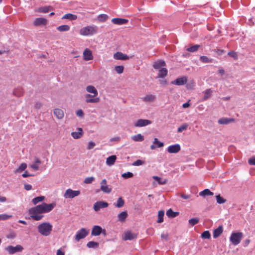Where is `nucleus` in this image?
<instances>
[{
	"mask_svg": "<svg viewBox=\"0 0 255 255\" xmlns=\"http://www.w3.org/2000/svg\"><path fill=\"white\" fill-rule=\"evenodd\" d=\"M55 206L56 204L55 203L49 204L43 203L35 207L30 209L29 210V214H40L44 213H48L51 211Z\"/></svg>",
	"mask_w": 255,
	"mask_h": 255,
	"instance_id": "1",
	"label": "nucleus"
},
{
	"mask_svg": "<svg viewBox=\"0 0 255 255\" xmlns=\"http://www.w3.org/2000/svg\"><path fill=\"white\" fill-rule=\"evenodd\" d=\"M52 228V225L49 222H44L37 226V230L39 234L46 237L51 234Z\"/></svg>",
	"mask_w": 255,
	"mask_h": 255,
	"instance_id": "2",
	"label": "nucleus"
},
{
	"mask_svg": "<svg viewBox=\"0 0 255 255\" xmlns=\"http://www.w3.org/2000/svg\"><path fill=\"white\" fill-rule=\"evenodd\" d=\"M98 28L96 25L87 26L82 28L79 33L83 36H91L98 32Z\"/></svg>",
	"mask_w": 255,
	"mask_h": 255,
	"instance_id": "3",
	"label": "nucleus"
},
{
	"mask_svg": "<svg viewBox=\"0 0 255 255\" xmlns=\"http://www.w3.org/2000/svg\"><path fill=\"white\" fill-rule=\"evenodd\" d=\"M243 236L241 232L233 233L230 236V241L234 245L236 246L241 242Z\"/></svg>",
	"mask_w": 255,
	"mask_h": 255,
	"instance_id": "4",
	"label": "nucleus"
},
{
	"mask_svg": "<svg viewBox=\"0 0 255 255\" xmlns=\"http://www.w3.org/2000/svg\"><path fill=\"white\" fill-rule=\"evenodd\" d=\"M88 234L89 230H87L86 228H83L77 232L75 237V239L77 242H78L80 240L85 238L88 236Z\"/></svg>",
	"mask_w": 255,
	"mask_h": 255,
	"instance_id": "5",
	"label": "nucleus"
},
{
	"mask_svg": "<svg viewBox=\"0 0 255 255\" xmlns=\"http://www.w3.org/2000/svg\"><path fill=\"white\" fill-rule=\"evenodd\" d=\"M80 192L79 190H73L71 189H68L66 190L63 196L65 199L73 198L80 195Z\"/></svg>",
	"mask_w": 255,
	"mask_h": 255,
	"instance_id": "6",
	"label": "nucleus"
},
{
	"mask_svg": "<svg viewBox=\"0 0 255 255\" xmlns=\"http://www.w3.org/2000/svg\"><path fill=\"white\" fill-rule=\"evenodd\" d=\"M23 247L19 245H17L15 247L8 246L6 248V250L10 255H13L17 252H20L23 250Z\"/></svg>",
	"mask_w": 255,
	"mask_h": 255,
	"instance_id": "7",
	"label": "nucleus"
},
{
	"mask_svg": "<svg viewBox=\"0 0 255 255\" xmlns=\"http://www.w3.org/2000/svg\"><path fill=\"white\" fill-rule=\"evenodd\" d=\"M101 190L106 194H109L112 191V188L107 185V181L106 179H103L100 182Z\"/></svg>",
	"mask_w": 255,
	"mask_h": 255,
	"instance_id": "8",
	"label": "nucleus"
},
{
	"mask_svg": "<svg viewBox=\"0 0 255 255\" xmlns=\"http://www.w3.org/2000/svg\"><path fill=\"white\" fill-rule=\"evenodd\" d=\"M108 205L109 204L107 202L100 201L94 204L93 208L96 212H98L100 209L107 208Z\"/></svg>",
	"mask_w": 255,
	"mask_h": 255,
	"instance_id": "9",
	"label": "nucleus"
},
{
	"mask_svg": "<svg viewBox=\"0 0 255 255\" xmlns=\"http://www.w3.org/2000/svg\"><path fill=\"white\" fill-rule=\"evenodd\" d=\"M187 78L186 76L179 77L175 80L171 82V84L177 86H182L186 83Z\"/></svg>",
	"mask_w": 255,
	"mask_h": 255,
	"instance_id": "10",
	"label": "nucleus"
},
{
	"mask_svg": "<svg viewBox=\"0 0 255 255\" xmlns=\"http://www.w3.org/2000/svg\"><path fill=\"white\" fill-rule=\"evenodd\" d=\"M180 145L179 144H175L169 146L167 151L170 153H177L180 151Z\"/></svg>",
	"mask_w": 255,
	"mask_h": 255,
	"instance_id": "11",
	"label": "nucleus"
},
{
	"mask_svg": "<svg viewBox=\"0 0 255 255\" xmlns=\"http://www.w3.org/2000/svg\"><path fill=\"white\" fill-rule=\"evenodd\" d=\"M151 122L148 120L139 119L134 124L135 127H142L150 125Z\"/></svg>",
	"mask_w": 255,
	"mask_h": 255,
	"instance_id": "12",
	"label": "nucleus"
},
{
	"mask_svg": "<svg viewBox=\"0 0 255 255\" xmlns=\"http://www.w3.org/2000/svg\"><path fill=\"white\" fill-rule=\"evenodd\" d=\"M114 58L116 60H126L129 59V57L121 52H117L114 54Z\"/></svg>",
	"mask_w": 255,
	"mask_h": 255,
	"instance_id": "13",
	"label": "nucleus"
},
{
	"mask_svg": "<svg viewBox=\"0 0 255 255\" xmlns=\"http://www.w3.org/2000/svg\"><path fill=\"white\" fill-rule=\"evenodd\" d=\"M137 238V234L132 233L131 231H127L125 233L124 240H132Z\"/></svg>",
	"mask_w": 255,
	"mask_h": 255,
	"instance_id": "14",
	"label": "nucleus"
},
{
	"mask_svg": "<svg viewBox=\"0 0 255 255\" xmlns=\"http://www.w3.org/2000/svg\"><path fill=\"white\" fill-rule=\"evenodd\" d=\"M86 103H98L100 98L98 97H92V95L90 94H86L85 95Z\"/></svg>",
	"mask_w": 255,
	"mask_h": 255,
	"instance_id": "15",
	"label": "nucleus"
},
{
	"mask_svg": "<svg viewBox=\"0 0 255 255\" xmlns=\"http://www.w3.org/2000/svg\"><path fill=\"white\" fill-rule=\"evenodd\" d=\"M83 59L86 61L92 60L93 59V56L92 51L88 48L85 49L83 52Z\"/></svg>",
	"mask_w": 255,
	"mask_h": 255,
	"instance_id": "16",
	"label": "nucleus"
},
{
	"mask_svg": "<svg viewBox=\"0 0 255 255\" xmlns=\"http://www.w3.org/2000/svg\"><path fill=\"white\" fill-rule=\"evenodd\" d=\"M86 91L89 93L92 94V97H96L98 95V92L96 88L92 85H89L86 87Z\"/></svg>",
	"mask_w": 255,
	"mask_h": 255,
	"instance_id": "17",
	"label": "nucleus"
},
{
	"mask_svg": "<svg viewBox=\"0 0 255 255\" xmlns=\"http://www.w3.org/2000/svg\"><path fill=\"white\" fill-rule=\"evenodd\" d=\"M112 22L117 25H123L128 23V20L122 18H114L112 19Z\"/></svg>",
	"mask_w": 255,
	"mask_h": 255,
	"instance_id": "18",
	"label": "nucleus"
},
{
	"mask_svg": "<svg viewBox=\"0 0 255 255\" xmlns=\"http://www.w3.org/2000/svg\"><path fill=\"white\" fill-rule=\"evenodd\" d=\"M47 20L46 19L42 17L37 18L33 22V24L36 26L44 25L46 24Z\"/></svg>",
	"mask_w": 255,
	"mask_h": 255,
	"instance_id": "19",
	"label": "nucleus"
},
{
	"mask_svg": "<svg viewBox=\"0 0 255 255\" xmlns=\"http://www.w3.org/2000/svg\"><path fill=\"white\" fill-rule=\"evenodd\" d=\"M102 229L100 226H94L92 229L91 235L94 236H98L102 233Z\"/></svg>",
	"mask_w": 255,
	"mask_h": 255,
	"instance_id": "20",
	"label": "nucleus"
},
{
	"mask_svg": "<svg viewBox=\"0 0 255 255\" xmlns=\"http://www.w3.org/2000/svg\"><path fill=\"white\" fill-rule=\"evenodd\" d=\"M78 131H74L71 133V136L74 139H79L80 138L83 134V129L81 128H78Z\"/></svg>",
	"mask_w": 255,
	"mask_h": 255,
	"instance_id": "21",
	"label": "nucleus"
},
{
	"mask_svg": "<svg viewBox=\"0 0 255 255\" xmlns=\"http://www.w3.org/2000/svg\"><path fill=\"white\" fill-rule=\"evenodd\" d=\"M128 215L127 211H123L118 215V221L121 222H124L128 217Z\"/></svg>",
	"mask_w": 255,
	"mask_h": 255,
	"instance_id": "22",
	"label": "nucleus"
},
{
	"mask_svg": "<svg viewBox=\"0 0 255 255\" xmlns=\"http://www.w3.org/2000/svg\"><path fill=\"white\" fill-rule=\"evenodd\" d=\"M234 121V119L232 118H223L218 120V123L220 125H227Z\"/></svg>",
	"mask_w": 255,
	"mask_h": 255,
	"instance_id": "23",
	"label": "nucleus"
},
{
	"mask_svg": "<svg viewBox=\"0 0 255 255\" xmlns=\"http://www.w3.org/2000/svg\"><path fill=\"white\" fill-rule=\"evenodd\" d=\"M54 114L58 119H62L64 116L63 111L60 109H55L54 110Z\"/></svg>",
	"mask_w": 255,
	"mask_h": 255,
	"instance_id": "24",
	"label": "nucleus"
},
{
	"mask_svg": "<svg viewBox=\"0 0 255 255\" xmlns=\"http://www.w3.org/2000/svg\"><path fill=\"white\" fill-rule=\"evenodd\" d=\"M168 70L165 68H161L159 70L158 74L157 76V78H163L167 75Z\"/></svg>",
	"mask_w": 255,
	"mask_h": 255,
	"instance_id": "25",
	"label": "nucleus"
},
{
	"mask_svg": "<svg viewBox=\"0 0 255 255\" xmlns=\"http://www.w3.org/2000/svg\"><path fill=\"white\" fill-rule=\"evenodd\" d=\"M223 228L222 226H220L218 228L216 229L213 232V238L216 239L219 237L223 233Z\"/></svg>",
	"mask_w": 255,
	"mask_h": 255,
	"instance_id": "26",
	"label": "nucleus"
},
{
	"mask_svg": "<svg viewBox=\"0 0 255 255\" xmlns=\"http://www.w3.org/2000/svg\"><path fill=\"white\" fill-rule=\"evenodd\" d=\"M117 159L116 155H111L108 157L106 159V164L108 165L111 166L114 164Z\"/></svg>",
	"mask_w": 255,
	"mask_h": 255,
	"instance_id": "27",
	"label": "nucleus"
},
{
	"mask_svg": "<svg viewBox=\"0 0 255 255\" xmlns=\"http://www.w3.org/2000/svg\"><path fill=\"white\" fill-rule=\"evenodd\" d=\"M165 66V63L164 61H159L155 62L153 64V67L155 69H160Z\"/></svg>",
	"mask_w": 255,
	"mask_h": 255,
	"instance_id": "28",
	"label": "nucleus"
},
{
	"mask_svg": "<svg viewBox=\"0 0 255 255\" xmlns=\"http://www.w3.org/2000/svg\"><path fill=\"white\" fill-rule=\"evenodd\" d=\"M152 178L157 181L158 183L160 185H165L167 183V179H162L160 177L157 176H153Z\"/></svg>",
	"mask_w": 255,
	"mask_h": 255,
	"instance_id": "29",
	"label": "nucleus"
},
{
	"mask_svg": "<svg viewBox=\"0 0 255 255\" xmlns=\"http://www.w3.org/2000/svg\"><path fill=\"white\" fill-rule=\"evenodd\" d=\"M155 99V96L153 95H147L144 97L141 98L143 101L146 102H150L153 101Z\"/></svg>",
	"mask_w": 255,
	"mask_h": 255,
	"instance_id": "30",
	"label": "nucleus"
},
{
	"mask_svg": "<svg viewBox=\"0 0 255 255\" xmlns=\"http://www.w3.org/2000/svg\"><path fill=\"white\" fill-rule=\"evenodd\" d=\"M77 16L75 14L71 13H67L64 15L62 17V19H68L71 20H74L77 19Z\"/></svg>",
	"mask_w": 255,
	"mask_h": 255,
	"instance_id": "31",
	"label": "nucleus"
},
{
	"mask_svg": "<svg viewBox=\"0 0 255 255\" xmlns=\"http://www.w3.org/2000/svg\"><path fill=\"white\" fill-rule=\"evenodd\" d=\"M125 204V201L122 198V197H119L118 199L117 202L116 203H114V205L117 208H121L124 206Z\"/></svg>",
	"mask_w": 255,
	"mask_h": 255,
	"instance_id": "32",
	"label": "nucleus"
},
{
	"mask_svg": "<svg viewBox=\"0 0 255 255\" xmlns=\"http://www.w3.org/2000/svg\"><path fill=\"white\" fill-rule=\"evenodd\" d=\"M179 212H173L171 209L167 210L166 215L169 218H174L179 215Z\"/></svg>",
	"mask_w": 255,
	"mask_h": 255,
	"instance_id": "33",
	"label": "nucleus"
},
{
	"mask_svg": "<svg viewBox=\"0 0 255 255\" xmlns=\"http://www.w3.org/2000/svg\"><path fill=\"white\" fill-rule=\"evenodd\" d=\"M213 193L209 189H204L203 191L200 192L199 193V195L201 196H209V195H213Z\"/></svg>",
	"mask_w": 255,
	"mask_h": 255,
	"instance_id": "34",
	"label": "nucleus"
},
{
	"mask_svg": "<svg viewBox=\"0 0 255 255\" xmlns=\"http://www.w3.org/2000/svg\"><path fill=\"white\" fill-rule=\"evenodd\" d=\"M131 139L135 141H142L144 140V137L140 133H139L132 136Z\"/></svg>",
	"mask_w": 255,
	"mask_h": 255,
	"instance_id": "35",
	"label": "nucleus"
},
{
	"mask_svg": "<svg viewBox=\"0 0 255 255\" xmlns=\"http://www.w3.org/2000/svg\"><path fill=\"white\" fill-rule=\"evenodd\" d=\"M27 167V164L25 163H21L19 167L15 171V173H20L24 171Z\"/></svg>",
	"mask_w": 255,
	"mask_h": 255,
	"instance_id": "36",
	"label": "nucleus"
},
{
	"mask_svg": "<svg viewBox=\"0 0 255 255\" xmlns=\"http://www.w3.org/2000/svg\"><path fill=\"white\" fill-rule=\"evenodd\" d=\"M99 246V243L94 241H90L87 244V247L89 248H97Z\"/></svg>",
	"mask_w": 255,
	"mask_h": 255,
	"instance_id": "37",
	"label": "nucleus"
},
{
	"mask_svg": "<svg viewBox=\"0 0 255 255\" xmlns=\"http://www.w3.org/2000/svg\"><path fill=\"white\" fill-rule=\"evenodd\" d=\"M164 215V211L161 210L158 212L157 223H161L163 222Z\"/></svg>",
	"mask_w": 255,
	"mask_h": 255,
	"instance_id": "38",
	"label": "nucleus"
},
{
	"mask_svg": "<svg viewBox=\"0 0 255 255\" xmlns=\"http://www.w3.org/2000/svg\"><path fill=\"white\" fill-rule=\"evenodd\" d=\"M59 31H67L70 29V26L68 25H62L57 28Z\"/></svg>",
	"mask_w": 255,
	"mask_h": 255,
	"instance_id": "39",
	"label": "nucleus"
},
{
	"mask_svg": "<svg viewBox=\"0 0 255 255\" xmlns=\"http://www.w3.org/2000/svg\"><path fill=\"white\" fill-rule=\"evenodd\" d=\"M200 60L203 63H208L212 62L213 59L209 58L208 57L205 56H201L200 57Z\"/></svg>",
	"mask_w": 255,
	"mask_h": 255,
	"instance_id": "40",
	"label": "nucleus"
},
{
	"mask_svg": "<svg viewBox=\"0 0 255 255\" xmlns=\"http://www.w3.org/2000/svg\"><path fill=\"white\" fill-rule=\"evenodd\" d=\"M44 196H38L33 199L32 202L33 204L36 205L38 203L44 200Z\"/></svg>",
	"mask_w": 255,
	"mask_h": 255,
	"instance_id": "41",
	"label": "nucleus"
},
{
	"mask_svg": "<svg viewBox=\"0 0 255 255\" xmlns=\"http://www.w3.org/2000/svg\"><path fill=\"white\" fill-rule=\"evenodd\" d=\"M201 238L203 239H209L211 238V234L209 231H205L201 234Z\"/></svg>",
	"mask_w": 255,
	"mask_h": 255,
	"instance_id": "42",
	"label": "nucleus"
},
{
	"mask_svg": "<svg viewBox=\"0 0 255 255\" xmlns=\"http://www.w3.org/2000/svg\"><path fill=\"white\" fill-rule=\"evenodd\" d=\"M199 45H194L192 46H191L190 47H188V48H187L186 50L187 51H189V52H194L196 51H197V50L198 49L199 47Z\"/></svg>",
	"mask_w": 255,
	"mask_h": 255,
	"instance_id": "43",
	"label": "nucleus"
},
{
	"mask_svg": "<svg viewBox=\"0 0 255 255\" xmlns=\"http://www.w3.org/2000/svg\"><path fill=\"white\" fill-rule=\"evenodd\" d=\"M211 96V91L210 89H208V90H206L205 91V93H204V95L203 96V100H207V99H208L209 98H210Z\"/></svg>",
	"mask_w": 255,
	"mask_h": 255,
	"instance_id": "44",
	"label": "nucleus"
},
{
	"mask_svg": "<svg viewBox=\"0 0 255 255\" xmlns=\"http://www.w3.org/2000/svg\"><path fill=\"white\" fill-rule=\"evenodd\" d=\"M30 215L31 218L35 221H39L43 217V215H39V214H30Z\"/></svg>",
	"mask_w": 255,
	"mask_h": 255,
	"instance_id": "45",
	"label": "nucleus"
},
{
	"mask_svg": "<svg viewBox=\"0 0 255 255\" xmlns=\"http://www.w3.org/2000/svg\"><path fill=\"white\" fill-rule=\"evenodd\" d=\"M199 222V219L197 218H192L188 221L189 224L191 226H193L195 225L198 224Z\"/></svg>",
	"mask_w": 255,
	"mask_h": 255,
	"instance_id": "46",
	"label": "nucleus"
},
{
	"mask_svg": "<svg viewBox=\"0 0 255 255\" xmlns=\"http://www.w3.org/2000/svg\"><path fill=\"white\" fill-rule=\"evenodd\" d=\"M12 217L11 215H7L6 214L0 215V221H5Z\"/></svg>",
	"mask_w": 255,
	"mask_h": 255,
	"instance_id": "47",
	"label": "nucleus"
},
{
	"mask_svg": "<svg viewBox=\"0 0 255 255\" xmlns=\"http://www.w3.org/2000/svg\"><path fill=\"white\" fill-rule=\"evenodd\" d=\"M108 18V16L105 14H100L98 17V19L100 21H105Z\"/></svg>",
	"mask_w": 255,
	"mask_h": 255,
	"instance_id": "48",
	"label": "nucleus"
},
{
	"mask_svg": "<svg viewBox=\"0 0 255 255\" xmlns=\"http://www.w3.org/2000/svg\"><path fill=\"white\" fill-rule=\"evenodd\" d=\"M124 69L123 66H116L115 67V70L118 74H122L124 71Z\"/></svg>",
	"mask_w": 255,
	"mask_h": 255,
	"instance_id": "49",
	"label": "nucleus"
},
{
	"mask_svg": "<svg viewBox=\"0 0 255 255\" xmlns=\"http://www.w3.org/2000/svg\"><path fill=\"white\" fill-rule=\"evenodd\" d=\"M23 90L21 89H15L13 91V94L16 96L18 97H20L23 94Z\"/></svg>",
	"mask_w": 255,
	"mask_h": 255,
	"instance_id": "50",
	"label": "nucleus"
},
{
	"mask_svg": "<svg viewBox=\"0 0 255 255\" xmlns=\"http://www.w3.org/2000/svg\"><path fill=\"white\" fill-rule=\"evenodd\" d=\"M94 180L95 177L93 176L88 177L84 179V182L86 184H90L92 183Z\"/></svg>",
	"mask_w": 255,
	"mask_h": 255,
	"instance_id": "51",
	"label": "nucleus"
},
{
	"mask_svg": "<svg viewBox=\"0 0 255 255\" xmlns=\"http://www.w3.org/2000/svg\"><path fill=\"white\" fill-rule=\"evenodd\" d=\"M133 176V173L130 172H128L126 173H124L122 175V177L125 179H128L129 178L132 177Z\"/></svg>",
	"mask_w": 255,
	"mask_h": 255,
	"instance_id": "52",
	"label": "nucleus"
},
{
	"mask_svg": "<svg viewBox=\"0 0 255 255\" xmlns=\"http://www.w3.org/2000/svg\"><path fill=\"white\" fill-rule=\"evenodd\" d=\"M153 144L156 145L157 147H162L164 145L163 143L159 141L157 138L154 139Z\"/></svg>",
	"mask_w": 255,
	"mask_h": 255,
	"instance_id": "53",
	"label": "nucleus"
},
{
	"mask_svg": "<svg viewBox=\"0 0 255 255\" xmlns=\"http://www.w3.org/2000/svg\"><path fill=\"white\" fill-rule=\"evenodd\" d=\"M188 128V125L187 124H184L180 127H179L177 129V131L178 132H181L183 130H186Z\"/></svg>",
	"mask_w": 255,
	"mask_h": 255,
	"instance_id": "54",
	"label": "nucleus"
},
{
	"mask_svg": "<svg viewBox=\"0 0 255 255\" xmlns=\"http://www.w3.org/2000/svg\"><path fill=\"white\" fill-rule=\"evenodd\" d=\"M216 200H217V202L218 204H223V203H225V202H226V200L224 199L222 197H221L220 195L216 196Z\"/></svg>",
	"mask_w": 255,
	"mask_h": 255,
	"instance_id": "55",
	"label": "nucleus"
},
{
	"mask_svg": "<svg viewBox=\"0 0 255 255\" xmlns=\"http://www.w3.org/2000/svg\"><path fill=\"white\" fill-rule=\"evenodd\" d=\"M228 55L235 59H238V55L236 52L234 51H230L228 53Z\"/></svg>",
	"mask_w": 255,
	"mask_h": 255,
	"instance_id": "56",
	"label": "nucleus"
},
{
	"mask_svg": "<svg viewBox=\"0 0 255 255\" xmlns=\"http://www.w3.org/2000/svg\"><path fill=\"white\" fill-rule=\"evenodd\" d=\"M144 164V162L141 160H137L132 164L133 166H140Z\"/></svg>",
	"mask_w": 255,
	"mask_h": 255,
	"instance_id": "57",
	"label": "nucleus"
},
{
	"mask_svg": "<svg viewBox=\"0 0 255 255\" xmlns=\"http://www.w3.org/2000/svg\"><path fill=\"white\" fill-rule=\"evenodd\" d=\"M50 6H44L42 7L39 8V10L40 12H43V13H46L49 11V9L50 8Z\"/></svg>",
	"mask_w": 255,
	"mask_h": 255,
	"instance_id": "58",
	"label": "nucleus"
},
{
	"mask_svg": "<svg viewBox=\"0 0 255 255\" xmlns=\"http://www.w3.org/2000/svg\"><path fill=\"white\" fill-rule=\"evenodd\" d=\"M120 140H121V137L120 136H115V137L110 138V142H119L120 141Z\"/></svg>",
	"mask_w": 255,
	"mask_h": 255,
	"instance_id": "59",
	"label": "nucleus"
},
{
	"mask_svg": "<svg viewBox=\"0 0 255 255\" xmlns=\"http://www.w3.org/2000/svg\"><path fill=\"white\" fill-rule=\"evenodd\" d=\"M16 237V234L14 232H11L6 236L7 239H13Z\"/></svg>",
	"mask_w": 255,
	"mask_h": 255,
	"instance_id": "60",
	"label": "nucleus"
},
{
	"mask_svg": "<svg viewBox=\"0 0 255 255\" xmlns=\"http://www.w3.org/2000/svg\"><path fill=\"white\" fill-rule=\"evenodd\" d=\"M248 162L250 165H255V156L250 158L248 160Z\"/></svg>",
	"mask_w": 255,
	"mask_h": 255,
	"instance_id": "61",
	"label": "nucleus"
},
{
	"mask_svg": "<svg viewBox=\"0 0 255 255\" xmlns=\"http://www.w3.org/2000/svg\"><path fill=\"white\" fill-rule=\"evenodd\" d=\"M95 143L93 141H90L87 146L88 149H91L95 146Z\"/></svg>",
	"mask_w": 255,
	"mask_h": 255,
	"instance_id": "62",
	"label": "nucleus"
},
{
	"mask_svg": "<svg viewBox=\"0 0 255 255\" xmlns=\"http://www.w3.org/2000/svg\"><path fill=\"white\" fill-rule=\"evenodd\" d=\"M180 196L181 198H182L183 199H186V200L190 199V197H191V195H190L184 194H183V193L180 194Z\"/></svg>",
	"mask_w": 255,
	"mask_h": 255,
	"instance_id": "63",
	"label": "nucleus"
},
{
	"mask_svg": "<svg viewBox=\"0 0 255 255\" xmlns=\"http://www.w3.org/2000/svg\"><path fill=\"white\" fill-rule=\"evenodd\" d=\"M24 188L26 190L29 191L32 189V186L30 184H25L24 185Z\"/></svg>",
	"mask_w": 255,
	"mask_h": 255,
	"instance_id": "64",
	"label": "nucleus"
}]
</instances>
